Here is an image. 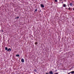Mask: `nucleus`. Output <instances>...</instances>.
Returning <instances> with one entry per match:
<instances>
[{
    "instance_id": "obj_9",
    "label": "nucleus",
    "mask_w": 74,
    "mask_h": 74,
    "mask_svg": "<svg viewBox=\"0 0 74 74\" xmlns=\"http://www.w3.org/2000/svg\"><path fill=\"white\" fill-rule=\"evenodd\" d=\"M37 9H36L35 10L34 12H37Z\"/></svg>"
},
{
    "instance_id": "obj_17",
    "label": "nucleus",
    "mask_w": 74,
    "mask_h": 74,
    "mask_svg": "<svg viewBox=\"0 0 74 74\" xmlns=\"http://www.w3.org/2000/svg\"><path fill=\"white\" fill-rule=\"evenodd\" d=\"M68 7H69V5H68Z\"/></svg>"
},
{
    "instance_id": "obj_11",
    "label": "nucleus",
    "mask_w": 74,
    "mask_h": 74,
    "mask_svg": "<svg viewBox=\"0 0 74 74\" xmlns=\"http://www.w3.org/2000/svg\"><path fill=\"white\" fill-rule=\"evenodd\" d=\"M37 44H38V43H37V42H35V45H37Z\"/></svg>"
},
{
    "instance_id": "obj_5",
    "label": "nucleus",
    "mask_w": 74,
    "mask_h": 74,
    "mask_svg": "<svg viewBox=\"0 0 74 74\" xmlns=\"http://www.w3.org/2000/svg\"><path fill=\"white\" fill-rule=\"evenodd\" d=\"M69 5L70 6H71V7L73 6V3H71Z\"/></svg>"
},
{
    "instance_id": "obj_8",
    "label": "nucleus",
    "mask_w": 74,
    "mask_h": 74,
    "mask_svg": "<svg viewBox=\"0 0 74 74\" xmlns=\"http://www.w3.org/2000/svg\"><path fill=\"white\" fill-rule=\"evenodd\" d=\"M63 5V7H66V5L65 4Z\"/></svg>"
},
{
    "instance_id": "obj_2",
    "label": "nucleus",
    "mask_w": 74,
    "mask_h": 74,
    "mask_svg": "<svg viewBox=\"0 0 74 74\" xmlns=\"http://www.w3.org/2000/svg\"><path fill=\"white\" fill-rule=\"evenodd\" d=\"M21 62H22V63H23L24 62H25V60H24V59L22 58L21 59Z\"/></svg>"
},
{
    "instance_id": "obj_18",
    "label": "nucleus",
    "mask_w": 74,
    "mask_h": 74,
    "mask_svg": "<svg viewBox=\"0 0 74 74\" xmlns=\"http://www.w3.org/2000/svg\"><path fill=\"white\" fill-rule=\"evenodd\" d=\"M63 2L62 1V4H63Z\"/></svg>"
},
{
    "instance_id": "obj_21",
    "label": "nucleus",
    "mask_w": 74,
    "mask_h": 74,
    "mask_svg": "<svg viewBox=\"0 0 74 74\" xmlns=\"http://www.w3.org/2000/svg\"><path fill=\"white\" fill-rule=\"evenodd\" d=\"M60 1H62V0H60Z\"/></svg>"
},
{
    "instance_id": "obj_19",
    "label": "nucleus",
    "mask_w": 74,
    "mask_h": 74,
    "mask_svg": "<svg viewBox=\"0 0 74 74\" xmlns=\"http://www.w3.org/2000/svg\"><path fill=\"white\" fill-rule=\"evenodd\" d=\"M73 11H74V8H73Z\"/></svg>"
},
{
    "instance_id": "obj_13",
    "label": "nucleus",
    "mask_w": 74,
    "mask_h": 74,
    "mask_svg": "<svg viewBox=\"0 0 74 74\" xmlns=\"http://www.w3.org/2000/svg\"><path fill=\"white\" fill-rule=\"evenodd\" d=\"M34 71H35V72H37V71H36V69H35L34 70Z\"/></svg>"
},
{
    "instance_id": "obj_20",
    "label": "nucleus",
    "mask_w": 74,
    "mask_h": 74,
    "mask_svg": "<svg viewBox=\"0 0 74 74\" xmlns=\"http://www.w3.org/2000/svg\"><path fill=\"white\" fill-rule=\"evenodd\" d=\"M46 74H48V73H46Z\"/></svg>"
},
{
    "instance_id": "obj_6",
    "label": "nucleus",
    "mask_w": 74,
    "mask_h": 74,
    "mask_svg": "<svg viewBox=\"0 0 74 74\" xmlns=\"http://www.w3.org/2000/svg\"><path fill=\"white\" fill-rule=\"evenodd\" d=\"M70 73H71L72 74H74V71H72L70 72Z\"/></svg>"
},
{
    "instance_id": "obj_3",
    "label": "nucleus",
    "mask_w": 74,
    "mask_h": 74,
    "mask_svg": "<svg viewBox=\"0 0 74 74\" xmlns=\"http://www.w3.org/2000/svg\"><path fill=\"white\" fill-rule=\"evenodd\" d=\"M11 51V49L9 48L7 50L8 52V51Z\"/></svg>"
},
{
    "instance_id": "obj_7",
    "label": "nucleus",
    "mask_w": 74,
    "mask_h": 74,
    "mask_svg": "<svg viewBox=\"0 0 74 74\" xmlns=\"http://www.w3.org/2000/svg\"><path fill=\"white\" fill-rule=\"evenodd\" d=\"M5 50L7 51V50H8V48L7 47H5Z\"/></svg>"
},
{
    "instance_id": "obj_12",
    "label": "nucleus",
    "mask_w": 74,
    "mask_h": 74,
    "mask_svg": "<svg viewBox=\"0 0 74 74\" xmlns=\"http://www.w3.org/2000/svg\"><path fill=\"white\" fill-rule=\"evenodd\" d=\"M69 10H70V9H71V8L70 7H69V8H68Z\"/></svg>"
},
{
    "instance_id": "obj_15",
    "label": "nucleus",
    "mask_w": 74,
    "mask_h": 74,
    "mask_svg": "<svg viewBox=\"0 0 74 74\" xmlns=\"http://www.w3.org/2000/svg\"><path fill=\"white\" fill-rule=\"evenodd\" d=\"M19 18V17H16V18L17 19H18V18Z\"/></svg>"
},
{
    "instance_id": "obj_10",
    "label": "nucleus",
    "mask_w": 74,
    "mask_h": 74,
    "mask_svg": "<svg viewBox=\"0 0 74 74\" xmlns=\"http://www.w3.org/2000/svg\"><path fill=\"white\" fill-rule=\"evenodd\" d=\"M16 56H17V57H18V56H19V55L18 54H17L16 55Z\"/></svg>"
},
{
    "instance_id": "obj_1",
    "label": "nucleus",
    "mask_w": 74,
    "mask_h": 74,
    "mask_svg": "<svg viewBox=\"0 0 74 74\" xmlns=\"http://www.w3.org/2000/svg\"><path fill=\"white\" fill-rule=\"evenodd\" d=\"M40 6L42 8H44V6L42 4H41Z\"/></svg>"
},
{
    "instance_id": "obj_14",
    "label": "nucleus",
    "mask_w": 74,
    "mask_h": 74,
    "mask_svg": "<svg viewBox=\"0 0 74 74\" xmlns=\"http://www.w3.org/2000/svg\"><path fill=\"white\" fill-rule=\"evenodd\" d=\"M56 2H57L58 1V0H54Z\"/></svg>"
},
{
    "instance_id": "obj_4",
    "label": "nucleus",
    "mask_w": 74,
    "mask_h": 74,
    "mask_svg": "<svg viewBox=\"0 0 74 74\" xmlns=\"http://www.w3.org/2000/svg\"><path fill=\"white\" fill-rule=\"evenodd\" d=\"M49 73L50 74H53V72L52 71H50L49 72Z\"/></svg>"
},
{
    "instance_id": "obj_16",
    "label": "nucleus",
    "mask_w": 74,
    "mask_h": 74,
    "mask_svg": "<svg viewBox=\"0 0 74 74\" xmlns=\"http://www.w3.org/2000/svg\"><path fill=\"white\" fill-rule=\"evenodd\" d=\"M70 72H69L68 74H70Z\"/></svg>"
}]
</instances>
